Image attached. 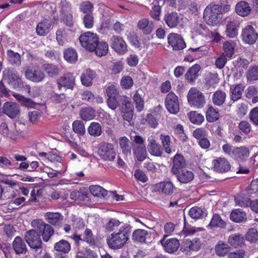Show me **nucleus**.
<instances>
[{
	"label": "nucleus",
	"instance_id": "obj_17",
	"mask_svg": "<svg viewBox=\"0 0 258 258\" xmlns=\"http://www.w3.org/2000/svg\"><path fill=\"white\" fill-rule=\"evenodd\" d=\"M165 106L168 111L173 114L177 112V97L173 92L169 93L165 99Z\"/></svg>",
	"mask_w": 258,
	"mask_h": 258
},
{
	"label": "nucleus",
	"instance_id": "obj_55",
	"mask_svg": "<svg viewBox=\"0 0 258 258\" xmlns=\"http://www.w3.org/2000/svg\"><path fill=\"white\" fill-rule=\"evenodd\" d=\"M219 117V113L213 107H209L206 112V118L210 122L217 120Z\"/></svg>",
	"mask_w": 258,
	"mask_h": 258
},
{
	"label": "nucleus",
	"instance_id": "obj_59",
	"mask_svg": "<svg viewBox=\"0 0 258 258\" xmlns=\"http://www.w3.org/2000/svg\"><path fill=\"white\" fill-rule=\"evenodd\" d=\"M41 233L42 234L43 241L47 242L53 235L54 229L51 225L47 224L45 227V230H43Z\"/></svg>",
	"mask_w": 258,
	"mask_h": 258
},
{
	"label": "nucleus",
	"instance_id": "obj_11",
	"mask_svg": "<svg viewBox=\"0 0 258 258\" xmlns=\"http://www.w3.org/2000/svg\"><path fill=\"white\" fill-rule=\"evenodd\" d=\"M110 43L111 47L120 54H123L127 51V45L119 36L113 35L110 39Z\"/></svg>",
	"mask_w": 258,
	"mask_h": 258
},
{
	"label": "nucleus",
	"instance_id": "obj_16",
	"mask_svg": "<svg viewBox=\"0 0 258 258\" xmlns=\"http://www.w3.org/2000/svg\"><path fill=\"white\" fill-rule=\"evenodd\" d=\"M214 170L219 173L226 172L230 169V164L224 158H218L213 161Z\"/></svg>",
	"mask_w": 258,
	"mask_h": 258
},
{
	"label": "nucleus",
	"instance_id": "obj_4",
	"mask_svg": "<svg viewBox=\"0 0 258 258\" xmlns=\"http://www.w3.org/2000/svg\"><path fill=\"white\" fill-rule=\"evenodd\" d=\"M187 98L190 106L202 108L205 105L206 99L204 95L196 88L192 87L189 90Z\"/></svg>",
	"mask_w": 258,
	"mask_h": 258
},
{
	"label": "nucleus",
	"instance_id": "obj_6",
	"mask_svg": "<svg viewBox=\"0 0 258 258\" xmlns=\"http://www.w3.org/2000/svg\"><path fill=\"white\" fill-rule=\"evenodd\" d=\"M79 41L83 47L88 51H93L98 42V37L96 34L87 32L80 36Z\"/></svg>",
	"mask_w": 258,
	"mask_h": 258
},
{
	"label": "nucleus",
	"instance_id": "obj_41",
	"mask_svg": "<svg viewBox=\"0 0 258 258\" xmlns=\"http://www.w3.org/2000/svg\"><path fill=\"white\" fill-rule=\"evenodd\" d=\"M226 97V93L221 90L216 91L212 97L213 103L217 106L222 105L225 101Z\"/></svg>",
	"mask_w": 258,
	"mask_h": 258
},
{
	"label": "nucleus",
	"instance_id": "obj_38",
	"mask_svg": "<svg viewBox=\"0 0 258 258\" xmlns=\"http://www.w3.org/2000/svg\"><path fill=\"white\" fill-rule=\"evenodd\" d=\"M215 251L219 256H224L230 251V246L222 241H219L215 246Z\"/></svg>",
	"mask_w": 258,
	"mask_h": 258
},
{
	"label": "nucleus",
	"instance_id": "obj_37",
	"mask_svg": "<svg viewBox=\"0 0 258 258\" xmlns=\"http://www.w3.org/2000/svg\"><path fill=\"white\" fill-rule=\"evenodd\" d=\"M194 177L192 171L186 169L178 170V181L186 183L191 181Z\"/></svg>",
	"mask_w": 258,
	"mask_h": 258
},
{
	"label": "nucleus",
	"instance_id": "obj_40",
	"mask_svg": "<svg viewBox=\"0 0 258 258\" xmlns=\"http://www.w3.org/2000/svg\"><path fill=\"white\" fill-rule=\"evenodd\" d=\"M230 218L235 222L240 223L246 220V215L241 209H235L230 214Z\"/></svg>",
	"mask_w": 258,
	"mask_h": 258
},
{
	"label": "nucleus",
	"instance_id": "obj_26",
	"mask_svg": "<svg viewBox=\"0 0 258 258\" xmlns=\"http://www.w3.org/2000/svg\"><path fill=\"white\" fill-rule=\"evenodd\" d=\"M13 248L17 254L25 253L27 251V248L25 241L20 237L15 238L12 243Z\"/></svg>",
	"mask_w": 258,
	"mask_h": 258
},
{
	"label": "nucleus",
	"instance_id": "obj_25",
	"mask_svg": "<svg viewBox=\"0 0 258 258\" xmlns=\"http://www.w3.org/2000/svg\"><path fill=\"white\" fill-rule=\"evenodd\" d=\"M51 21L44 19L37 25L36 30L37 34L39 36H45L50 31L51 26Z\"/></svg>",
	"mask_w": 258,
	"mask_h": 258
},
{
	"label": "nucleus",
	"instance_id": "obj_34",
	"mask_svg": "<svg viewBox=\"0 0 258 258\" xmlns=\"http://www.w3.org/2000/svg\"><path fill=\"white\" fill-rule=\"evenodd\" d=\"M71 249L70 243L67 240L61 239L54 245V249L59 253H68Z\"/></svg>",
	"mask_w": 258,
	"mask_h": 258
},
{
	"label": "nucleus",
	"instance_id": "obj_43",
	"mask_svg": "<svg viewBox=\"0 0 258 258\" xmlns=\"http://www.w3.org/2000/svg\"><path fill=\"white\" fill-rule=\"evenodd\" d=\"M244 89V86L241 84L237 85L233 88L231 87V99L233 101H236L240 99L242 96V93Z\"/></svg>",
	"mask_w": 258,
	"mask_h": 258
},
{
	"label": "nucleus",
	"instance_id": "obj_46",
	"mask_svg": "<svg viewBox=\"0 0 258 258\" xmlns=\"http://www.w3.org/2000/svg\"><path fill=\"white\" fill-rule=\"evenodd\" d=\"M119 143L123 154L126 155L131 154L132 147L130 145V141L126 137H121L119 139Z\"/></svg>",
	"mask_w": 258,
	"mask_h": 258
},
{
	"label": "nucleus",
	"instance_id": "obj_2",
	"mask_svg": "<svg viewBox=\"0 0 258 258\" xmlns=\"http://www.w3.org/2000/svg\"><path fill=\"white\" fill-rule=\"evenodd\" d=\"M221 8L219 5L208 6L204 12V19L211 26L217 25L221 20Z\"/></svg>",
	"mask_w": 258,
	"mask_h": 258
},
{
	"label": "nucleus",
	"instance_id": "obj_15",
	"mask_svg": "<svg viewBox=\"0 0 258 258\" xmlns=\"http://www.w3.org/2000/svg\"><path fill=\"white\" fill-rule=\"evenodd\" d=\"M240 27V22L237 19H232L227 22L225 34L231 38H235L238 35V29Z\"/></svg>",
	"mask_w": 258,
	"mask_h": 258
},
{
	"label": "nucleus",
	"instance_id": "obj_13",
	"mask_svg": "<svg viewBox=\"0 0 258 258\" xmlns=\"http://www.w3.org/2000/svg\"><path fill=\"white\" fill-rule=\"evenodd\" d=\"M122 116L123 119L130 122L133 117V105L128 97H123V104L121 106Z\"/></svg>",
	"mask_w": 258,
	"mask_h": 258
},
{
	"label": "nucleus",
	"instance_id": "obj_31",
	"mask_svg": "<svg viewBox=\"0 0 258 258\" xmlns=\"http://www.w3.org/2000/svg\"><path fill=\"white\" fill-rule=\"evenodd\" d=\"M201 246V241L199 238H196L192 240L186 239L185 245H181L180 250L183 251L190 250L197 251L200 248Z\"/></svg>",
	"mask_w": 258,
	"mask_h": 258
},
{
	"label": "nucleus",
	"instance_id": "obj_29",
	"mask_svg": "<svg viewBox=\"0 0 258 258\" xmlns=\"http://www.w3.org/2000/svg\"><path fill=\"white\" fill-rule=\"evenodd\" d=\"M70 29L59 28L56 32V39L60 45H64L68 41L69 34L71 33Z\"/></svg>",
	"mask_w": 258,
	"mask_h": 258
},
{
	"label": "nucleus",
	"instance_id": "obj_39",
	"mask_svg": "<svg viewBox=\"0 0 258 258\" xmlns=\"http://www.w3.org/2000/svg\"><path fill=\"white\" fill-rule=\"evenodd\" d=\"M63 57L68 62L74 63L77 61L78 58L77 51L72 48L66 49L63 51Z\"/></svg>",
	"mask_w": 258,
	"mask_h": 258
},
{
	"label": "nucleus",
	"instance_id": "obj_61",
	"mask_svg": "<svg viewBox=\"0 0 258 258\" xmlns=\"http://www.w3.org/2000/svg\"><path fill=\"white\" fill-rule=\"evenodd\" d=\"M160 140L165 151L167 153L170 154L171 152L170 147L171 143L170 137L168 135H163L162 134L160 136Z\"/></svg>",
	"mask_w": 258,
	"mask_h": 258
},
{
	"label": "nucleus",
	"instance_id": "obj_27",
	"mask_svg": "<svg viewBox=\"0 0 258 258\" xmlns=\"http://www.w3.org/2000/svg\"><path fill=\"white\" fill-rule=\"evenodd\" d=\"M45 217L47 222L51 225L60 226L61 225L63 217L59 213L47 212Z\"/></svg>",
	"mask_w": 258,
	"mask_h": 258
},
{
	"label": "nucleus",
	"instance_id": "obj_1",
	"mask_svg": "<svg viewBox=\"0 0 258 258\" xmlns=\"http://www.w3.org/2000/svg\"><path fill=\"white\" fill-rule=\"evenodd\" d=\"M131 228L126 226L121 227L118 232H114L107 236V242L110 248L117 249L125 244L131 235Z\"/></svg>",
	"mask_w": 258,
	"mask_h": 258
},
{
	"label": "nucleus",
	"instance_id": "obj_19",
	"mask_svg": "<svg viewBox=\"0 0 258 258\" xmlns=\"http://www.w3.org/2000/svg\"><path fill=\"white\" fill-rule=\"evenodd\" d=\"M167 236V235H164L160 240V242L163 246L166 252L173 253L177 250V239L173 238L165 241Z\"/></svg>",
	"mask_w": 258,
	"mask_h": 258
},
{
	"label": "nucleus",
	"instance_id": "obj_52",
	"mask_svg": "<svg viewBox=\"0 0 258 258\" xmlns=\"http://www.w3.org/2000/svg\"><path fill=\"white\" fill-rule=\"evenodd\" d=\"M190 121L194 124H201L204 120V116L195 111H192L188 113Z\"/></svg>",
	"mask_w": 258,
	"mask_h": 258
},
{
	"label": "nucleus",
	"instance_id": "obj_23",
	"mask_svg": "<svg viewBox=\"0 0 258 258\" xmlns=\"http://www.w3.org/2000/svg\"><path fill=\"white\" fill-rule=\"evenodd\" d=\"M25 76L27 79L35 83L41 82L45 78L44 74L40 70L27 69Z\"/></svg>",
	"mask_w": 258,
	"mask_h": 258
},
{
	"label": "nucleus",
	"instance_id": "obj_63",
	"mask_svg": "<svg viewBox=\"0 0 258 258\" xmlns=\"http://www.w3.org/2000/svg\"><path fill=\"white\" fill-rule=\"evenodd\" d=\"M223 47L225 55L226 57H231L234 52L233 44L229 41H226L223 43Z\"/></svg>",
	"mask_w": 258,
	"mask_h": 258
},
{
	"label": "nucleus",
	"instance_id": "obj_7",
	"mask_svg": "<svg viewBox=\"0 0 258 258\" xmlns=\"http://www.w3.org/2000/svg\"><path fill=\"white\" fill-rule=\"evenodd\" d=\"M3 80L14 86V88L21 87L23 83L19 77L18 72L12 68L5 69L3 72Z\"/></svg>",
	"mask_w": 258,
	"mask_h": 258
},
{
	"label": "nucleus",
	"instance_id": "obj_33",
	"mask_svg": "<svg viewBox=\"0 0 258 258\" xmlns=\"http://www.w3.org/2000/svg\"><path fill=\"white\" fill-rule=\"evenodd\" d=\"M226 225V222L221 218L219 214H214L207 227L211 229L218 228L222 229L225 228Z\"/></svg>",
	"mask_w": 258,
	"mask_h": 258
},
{
	"label": "nucleus",
	"instance_id": "obj_10",
	"mask_svg": "<svg viewBox=\"0 0 258 258\" xmlns=\"http://www.w3.org/2000/svg\"><path fill=\"white\" fill-rule=\"evenodd\" d=\"M151 233L144 229H138L132 234V239L137 243H150L152 242Z\"/></svg>",
	"mask_w": 258,
	"mask_h": 258
},
{
	"label": "nucleus",
	"instance_id": "obj_50",
	"mask_svg": "<svg viewBox=\"0 0 258 258\" xmlns=\"http://www.w3.org/2000/svg\"><path fill=\"white\" fill-rule=\"evenodd\" d=\"M89 190L94 197L105 198L107 195V191L99 185H91Z\"/></svg>",
	"mask_w": 258,
	"mask_h": 258
},
{
	"label": "nucleus",
	"instance_id": "obj_51",
	"mask_svg": "<svg viewBox=\"0 0 258 258\" xmlns=\"http://www.w3.org/2000/svg\"><path fill=\"white\" fill-rule=\"evenodd\" d=\"M201 228H196L195 227L191 226L189 225L184 224V226L183 228V230L180 233L178 234V235L180 236V238L181 237L185 238V237L194 234L196 232L199 231Z\"/></svg>",
	"mask_w": 258,
	"mask_h": 258
},
{
	"label": "nucleus",
	"instance_id": "obj_9",
	"mask_svg": "<svg viewBox=\"0 0 258 258\" xmlns=\"http://www.w3.org/2000/svg\"><path fill=\"white\" fill-rule=\"evenodd\" d=\"M241 38L244 43L252 45L258 38V33L252 26L247 25L242 29Z\"/></svg>",
	"mask_w": 258,
	"mask_h": 258
},
{
	"label": "nucleus",
	"instance_id": "obj_5",
	"mask_svg": "<svg viewBox=\"0 0 258 258\" xmlns=\"http://www.w3.org/2000/svg\"><path fill=\"white\" fill-rule=\"evenodd\" d=\"M97 153L104 161H113L116 157L113 145L106 142H102L99 144Z\"/></svg>",
	"mask_w": 258,
	"mask_h": 258
},
{
	"label": "nucleus",
	"instance_id": "obj_24",
	"mask_svg": "<svg viewBox=\"0 0 258 258\" xmlns=\"http://www.w3.org/2000/svg\"><path fill=\"white\" fill-rule=\"evenodd\" d=\"M138 27L144 34L148 35L153 31L154 25L152 21H149L147 18H143L138 22Z\"/></svg>",
	"mask_w": 258,
	"mask_h": 258
},
{
	"label": "nucleus",
	"instance_id": "obj_60",
	"mask_svg": "<svg viewBox=\"0 0 258 258\" xmlns=\"http://www.w3.org/2000/svg\"><path fill=\"white\" fill-rule=\"evenodd\" d=\"M47 224L40 219H36L32 221L31 225L37 232L41 233L43 230H45V227Z\"/></svg>",
	"mask_w": 258,
	"mask_h": 258
},
{
	"label": "nucleus",
	"instance_id": "obj_21",
	"mask_svg": "<svg viewBox=\"0 0 258 258\" xmlns=\"http://www.w3.org/2000/svg\"><path fill=\"white\" fill-rule=\"evenodd\" d=\"M148 150L150 154L154 156H161L163 153L160 145L153 137L148 138Z\"/></svg>",
	"mask_w": 258,
	"mask_h": 258
},
{
	"label": "nucleus",
	"instance_id": "obj_47",
	"mask_svg": "<svg viewBox=\"0 0 258 258\" xmlns=\"http://www.w3.org/2000/svg\"><path fill=\"white\" fill-rule=\"evenodd\" d=\"M81 118L84 120H89L95 116V111L91 107L83 108L80 111Z\"/></svg>",
	"mask_w": 258,
	"mask_h": 258
},
{
	"label": "nucleus",
	"instance_id": "obj_57",
	"mask_svg": "<svg viewBox=\"0 0 258 258\" xmlns=\"http://www.w3.org/2000/svg\"><path fill=\"white\" fill-rule=\"evenodd\" d=\"M94 6L89 1H86L80 4L79 9L81 12L85 15L93 14Z\"/></svg>",
	"mask_w": 258,
	"mask_h": 258
},
{
	"label": "nucleus",
	"instance_id": "obj_42",
	"mask_svg": "<svg viewBox=\"0 0 258 258\" xmlns=\"http://www.w3.org/2000/svg\"><path fill=\"white\" fill-rule=\"evenodd\" d=\"M15 98L22 105L28 108H34L36 104L32 99L27 98L19 94H15Z\"/></svg>",
	"mask_w": 258,
	"mask_h": 258
},
{
	"label": "nucleus",
	"instance_id": "obj_35",
	"mask_svg": "<svg viewBox=\"0 0 258 258\" xmlns=\"http://www.w3.org/2000/svg\"><path fill=\"white\" fill-rule=\"evenodd\" d=\"M134 154L139 161H143L147 157L145 145L136 146L133 147Z\"/></svg>",
	"mask_w": 258,
	"mask_h": 258
},
{
	"label": "nucleus",
	"instance_id": "obj_48",
	"mask_svg": "<svg viewBox=\"0 0 258 258\" xmlns=\"http://www.w3.org/2000/svg\"><path fill=\"white\" fill-rule=\"evenodd\" d=\"M164 20L169 27H175L177 25V14L175 12L168 13L165 15Z\"/></svg>",
	"mask_w": 258,
	"mask_h": 258
},
{
	"label": "nucleus",
	"instance_id": "obj_53",
	"mask_svg": "<svg viewBox=\"0 0 258 258\" xmlns=\"http://www.w3.org/2000/svg\"><path fill=\"white\" fill-rule=\"evenodd\" d=\"M94 51H95L96 55L99 56L105 55L108 51V44L105 42H97Z\"/></svg>",
	"mask_w": 258,
	"mask_h": 258
},
{
	"label": "nucleus",
	"instance_id": "obj_12",
	"mask_svg": "<svg viewBox=\"0 0 258 258\" xmlns=\"http://www.w3.org/2000/svg\"><path fill=\"white\" fill-rule=\"evenodd\" d=\"M56 83L59 90L62 87L72 90L75 85V78L72 73H68L58 79Z\"/></svg>",
	"mask_w": 258,
	"mask_h": 258
},
{
	"label": "nucleus",
	"instance_id": "obj_49",
	"mask_svg": "<svg viewBox=\"0 0 258 258\" xmlns=\"http://www.w3.org/2000/svg\"><path fill=\"white\" fill-rule=\"evenodd\" d=\"M42 69L49 77H53L59 74V70L55 65L45 63L42 66Z\"/></svg>",
	"mask_w": 258,
	"mask_h": 258
},
{
	"label": "nucleus",
	"instance_id": "obj_14",
	"mask_svg": "<svg viewBox=\"0 0 258 258\" xmlns=\"http://www.w3.org/2000/svg\"><path fill=\"white\" fill-rule=\"evenodd\" d=\"M249 156V150L244 146L235 148L232 151L231 157L238 162H243Z\"/></svg>",
	"mask_w": 258,
	"mask_h": 258
},
{
	"label": "nucleus",
	"instance_id": "obj_45",
	"mask_svg": "<svg viewBox=\"0 0 258 258\" xmlns=\"http://www.w3.org/2000/svg\"><path fill=\"white\" fill-rule=\"evenodd\" d=\"M7 55L8 60L12 64L17 67L21 65V56L18 53L10 49L7 51Z\"/></svg>",
	"mask_w": 258,
	"mask_h": 258
},
{
	"label": "nucleus",
	"instance_id": "obj_64",
	"mask_svg": "<svg viewBox=\"0 0 258 258\" xmlns=\"http://www.w3.org/2000/svg\"><path fill=\"white\" fill-rule=\"evenodd\" d=\"M246 77L248 80L256 81L258 80V67H250L246 73Z\"/></svg>",
	"mask_w": 258,
	"mask_h": 258
},
{
	"label": "nucleus",
	"instance_id": "obj_56",
	"mask_svg": "<svg viewBox=\"0 0 258 258\" xmlns=\"http://www.w3.org/2000/svg\"><path fill=\"white\" fill-rule=\"evenodd\" d=\"M72 127L73 131L80 135L83 136L86 133L84 124L81 120L74 121Z\"/></svg>",
	"mask_w": 258,
	"mask_h": 258
},
{
	"label": "nucleus",
	"instance_id": "obj_36",
	"mask_svg": "<svg viewBox=\"0 0 258 258\" xmlns=\"http://www.w3.org/2000/svg\"><path fill=\"white\" fill-rule=\"evenodd\" d=\"M189 215L192 219H199L206 216L207 213L205 208L195 206L189 210Z\"/></svg>",
	"mask_w": 258,
	"mask_h": 258
},
{
	"label": "nucleus",
	"instance_id": "obj_44",
	"mask_svg": "<svg viewBox=\"0 0 258 258\" xmlns=\"http://www.w3.org/2000/svg\"><path fill=\"white\" fill-rule=\"evenodd\" d=\"M88 132L92 136L99 137L102 133V127L98 122H93L88 128Z\"/></svg>",
	"mask_w": 258,
	"mask_h": 258
},
{
	"label": "nucleus",
	"instance_id": "obj_62",
	"mask_svg": "<svg viewBox=\"0 0 258 258\" xmlns=\"http://www.w3.org/2000/svg\"><path fill=\"white\" fill-rule=\"evenodd\" d=\"M134 101L136 104V108L138 111H142L144 108V101L141 96L137 92L133 97Z\"/></svg>",
	"mask_w": 258,
	"mask_h": 258
},
{
	"label": "nucleus",
	"instance_id": "obj_54",
	"mask_svg": "<svg viewBox=\"0 0 258 258\" xmlns=\"http://www.w3.org/2000/svg\"><path fill=\"white\" fill-rule=\"evenodd\" d=\"M82 236L83 241L86 242L91 246L95 245V238L91 229L86 228L82 234Z\"/></svg>",
	"mask_w": 258,
	"mask_h": 258
},
{
	"label": "nucleus",
	"instance_id": "obj_8",
	"mask_svg": "<svg viewBox=\"0 0 258 258\" xmlns=\"http://www.w3.org/2000/svg\"><path fill=\"white\" fill-rule=\"evenodd\" d=\"M25 240L29 246L36 251L41 253L42 251V241L40 235L35 230L31 229L26 232Z\"/></svg>",
	"mask_w": 258,
	"mask_h": 258
},
{
	"label": "nucleus",
	"instance_id": "obj_3",
	"mask_svg": "<svg viewBox=\"0 0 258 258\" xmlns=\"http://www.w3.org/2000/svg\"><path fill=\"white\" fill-rule=\"evenodd\" d=\"M106 93L108 96L107 101L108 107L112 110H115L119 106V102L123 104V97L119 94L117 88L113 85L108 86L106 89Z\"/></svg>",
	"mask_w": 258,
	"mask_h": 258
},
{
	"label": "nucleus",
	"instance_id": "obj_32",
	"mask_svg": "<svg viewBox=\"0 0 258 258\" xmlns=\"http://www.w3.org/2000/svg\"><path fill=\"white\" fill-rule=\"evenodd\" d=\"M251 11V8L249 4L245 1H240L237 4L235 7V12L242 17L247 16Z\"/></svg>",
	"mask_w": 258,
	"mask_h": 258
},
{
	"label": "nucleus",
	"instance_id": "obj_58",
	"mask_svg": "<svg viewBox=\"0 0 258 258\" xmlns=\"http://www.w3.org/2000/svg\"><path fill=\"white\" fill-rule=\"evenodd\" d=\"M235 202L237 206L241 207H247L249 205L250 206L251 201L247 197L238 195L235 198Z\"/></svg>",
	"mask_w": 258,
	"mask_h": 258
},
{
	"label": "nucleus",
	"instance_id": "obj_28",
	"mask_svg": "<svg viewBox=\"0 0 258 258\" xmlns=\"http://www.w3.org/2000/svg\"><path fill=\"white\" fill-rule=\"evenodd\" d=\"M228 243L233 247L238 248L244 245L245 239L244 237L239 233L231 234L228 239Z\"/></svg>",
	"mask_w": 258,
	"mask_h": 258
},
{
	"label": "nucleus",
	"instance_id": "obj_20",
	"mask_svg": "<svg viewBox=\"0 0 258 258\" xmlns=\"http://www.w3.org/2000/svg\"><path fill=\"white\" fill-rule=\"evenodd\" d=\"M201 67L199 64H196L190 67L185 74L186 81L191 85L194 84L196 80L199 76V72Z\"/></svg>",
	"mask_w": 258,
	"mask_h": 258
},
{
	"label": "nucleus",
	"instance_id": "obj_18",
	"mask_svg": "<svg viewBox=\"0 0 258 258\" xmlns=\"http://www.w3.org/2000/svg\"><path fill=\"white\" fill-rule=\"evenodd\" d=\"M152 188L155 191L161 192L165 195H171L173 185L170 181H164L153 185Z\"/></svg>",
	"mask_w": 258,
	"mask_h": 258
},
{
	"label": "nucleus",
	"instance_id": "obj_30",
	"mask_svg": "<svg viewBox=\"0 0 258 258\" xmlns=\"http://www.w3.org/2000/svg\"><path fill=\"white\" fill-rule=\"evenodd\" d=\"M96 73L90 69H87L81 75V80L82 84L86 86H90L93 80L96 77Z\"/></svg>",
	"mask_w": 258,
	"mask_h": 258
},
{
	"label": "nucleus",
	"instance_id": "obj_22",
	"mask_svg": "<svg viewBox=\"0 0 258 258\" xmlns=\"http://www.w3.org/2000/svg\"><path fill=\"white\" fill-rule=\"evenodd\" d=\"M3 112L11 118H14L19 113L18 105L13 102H6L3 107Z\"/></svg>",
	"mask_w": 258,
	"mask_h": 258
}]
</instances>
